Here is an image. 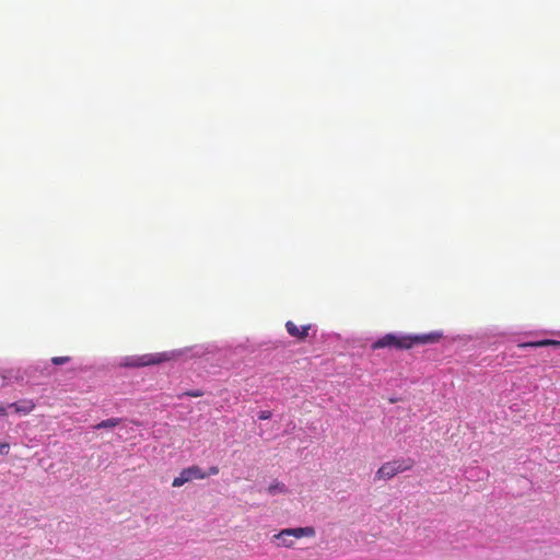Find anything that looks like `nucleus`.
Instances as JSON below:
<instances>
[{"mask_svg":"<svg viewBox=\"0 0 560 560\" xmlns=\"http://www.w3.org/2000/svg\"><path fill=\"white\" fill-rule=\"evenodd\" d=\"M440 338L438 334H427V335H417V336H400L396 334H386L383 337L378 338L376 341L372 343V349H410L415 345L420 343H430L434 342Z\"/></svg>","mask_w":560,"mask_h":560,"instance_id":"f257e3e1","label":"nucleus"},{"mask_svg":"<svg viewBox=\"0 0 560 560\" xmlns=\"http://www.w3.org/2000/svg\"><path fill=\"white\" fill-rule=\"evenodd\" d=\"M180 352H159V353H147L142 355L126 357L120 365L125 368H143L149 365L161 364L166 361L174 360Z\"/></svg>","mask_w":560,"mask_h":560,"instance_id":"f03ea898","label":"nucleus"},{"mask_svg":"<svg viewBox=\"0 0 560 560\" xmlns=\"http://www.w3.org/2000/svg\"><path fill=\"white\" fill-rule=\"evenodd\" d=\"M315 534L316 532L312 526L284 528L272 536V541L276 542L278 547L292 548L294 545L293 538L314 537Z\"/></svg>","mask_w":560,"mask_h":560,"instance_id":"7ed1b4c3","label":"nucleus"},{"mask_svg":"<svg viewBox=\"0 0 560 560\" xmlns=\"http://www.w3.org/2000/svg\"><path fill=\"white\" fill-rule=\"evenodd\" d=\"M415 462L411 458L395 459L384 463L376 471L375 477L378 480H388L396 475L412 468Z\"/></svg>","mask_w":560,"mask_h":560,"instance_id":"20e7f679","label":"nucleus"},{"mask_svg":"<svg viewBox=\"0 0 560 560\" xmlns=\"http://www.w3.org/2000/svg\"><path fill=\"white\" fill-rule=\"evenodd\" d=\"M205 478H206V474L202 471V469L197 465H192L190 467L184 468L179 472V476L174 478L172 486L174 488H179V487L184 486L186 482H189L194 479H205Z\"/></svg>","mask_w":560,"mask_h":560,"instance_id":"39448f33","label":"nucleus"},{"mask_svg":"<svg viewBox=\"0 0 560 560\" xmlns=\"http://www.w3.org/2000/svg\"><path fill=\"white\" fill-rule=\"evenodd\" d=\"M311 327H312L311 324L303 325V326L299 327L292 320H288L285 323V329H287L288 334L291 337L296 338L298 340H305L308 337V331H310Z\"/></svg>","mask_w":560,"mask_h":560,"instance_id":"423d86ee","label":"nucleus"},{"mask_svg":"<svg viewBox=\"0 0 560 560\" xmlns=\"http://www.w3.org/2000/svg\"><path fill=\"white\" fill-rule=\"evenodd\" d=\"M8 408H13L16 413L27 415L35 408V402L32 399H23L18 402L8 405Z\"/></svg>","mask_w":560,"mask_h":560,"instance_id":"0eeeda50","label":"nucleus"},{"mask_svg":"<svg viewBox=\"0 0 560 560\" xmlns=\"http://www.w3.org/2000/svg\"><path fill=\"white\" fill-rule=\"evenodd\" d=\"M547 346H553V347L560 348V341L552 340V339H544V340H538V341L523 342V343L518 345L520 348H527V347L540 348V347H547Z\"/></svg>","mask_w":560,"mask_h":560,"instance_id":"6e6552de","label":"nucleus"},{"mask_svg":"<svg viewBox=\"0 0 560 560\" xmlns=\"http://www.w3.org/2000/svg\"><path fill=\"white\" fill-rule=\"evenodd\" d=\"M267 491L270 495H276L279 493H285L288 490L284 483L276 481L268 487Z\"/></svg>","mask_w":560,"mask_h":560,"instance_id":"1a4fd4ad","label":"nucleus"},{"mask_svg":"<svg viewBox=\"0 0 560 560\" xmlns=\"http://www.w3.org/2000/svg\"><path fill=\"white\" fill-rule=\"evenodd\" d=\"M120 421L121 420L119 418L106 419V420H103L100 423H97L95 425V429H112V428L117 427L120 423Z\"/></svg>","mask_w":560,"mask_h":560,"instance_id":"9d476101","label":"nucleus"},{"mask_svg":"<svg viewBox=\"0 0 560 560\" xmlns=\"http://www.w3.org/2000/svg\"><path fill=\"white\" fill-rule=\"evenodd\" d=\"M70 361H71V358L68 357V355L52 357L51 358V363L55 364V365H62V364H66V363H68Z\"/></svg>","mask_w":560,"mask_h":560,"instance_id":"9b49d317","label":"nucleus"},{"mask_svg":"<svg viewBox=\"0 0 560 560\" xmlns=\"http://www.w3.org/2000/svg\"><path fill=\"white\" fill-rule=\"evenodd\" d=\"M206 474V478L209 476H215L219 474V467L218 466H211Z\"/></svg>","mask_w":560,"mask_h":560,"instance_id":"f8f14e48","label":"nucleus"},{"mask_svg":"<svg viewBox=\"0 0 560 560\" xmlns=\"http://www.w3.org/2000/svg\"><path fill=\"white\" fill-rule=\"evenodd\" d=\"M258 418L260 420H268V419L271 418V412L269 410H262V411L259 412Z\"/></svg>","mask_w":560,"mask_h":560,"instance_id":"ddd939ff","label":"nucleus"},{"mask_svg":"<svg viewBox=\"0 0 560 560\" xmlns=\"http://www.w3.org/2000/svg\"><path fill=\"white\" fill-rule=\"evenodd\" d=\"M186 396H189V397H200L202 396V392L197 389V390H189V392H186L185 393Z\"/></svg>","mask_w":560,"mask_h":560,"instance_id":"4468645a","label":"nucleus"},{"mask_svg":"<svg viewBox=\"0 0 560 560\" xmlns=\"http://www.w3.org/2000/svg\"><path fill=\"white\" fill-rule=\"evenodd\" d=\"M9 448H10V446L8 443L0 442V453L1 454H7L9 452Z\"/></svg>","mask_w":560,"mask_h":560,"instance_id":"2eb2a0df","label":"nucleus"},{"mask_svg":"<svg viewBox=\"0 0 560 560\" xmlns=\"http://www.w3.org/2000/svg\"><path fill=\"white\" fill-rule=\"evenodd\" d=\"M0 416H7V407L0 404Z\"/></svg>","mask_w":560,"mask_h":560,"instance_id":"dca6fc26","label":"nucleus"}]
</instances>
